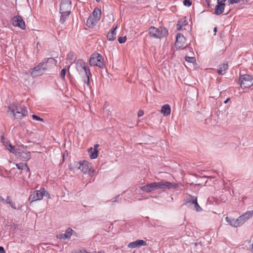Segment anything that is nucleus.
<instances>
[{"label":"nucleus","instance_id":"obj_18","mask_svg":"<svg viewBox=\"0 0 253 253\" xmlns=\"http://www.w3.org/2000/svg\"><path fill=\"white\" fill-rule=\"evenodd\" d=\"M74 231L71 228H68L64 234L57 235V238L63 240L69 239Z\"/></svg>","mask_w":253,"mask_h":253},{"label":"nucleus","instance_id":"obj_43","mask_svg":"<svg viewBox=\"0 0 253 253\" xmlns=\"http://www.w3.org/2000/svg\"><path fill=\"white\" fill-rule=\"evenodd\" d=\"M226 0H217V2H219V3H224V2Z\"/></svg>","mask_w":253,"mask_h":253},{"label":"nucleus","instance_id":"obj_23","mask_svg":"<svg viewBox=\"0 0 253 253\" xmlns=\"http://www.w3.org/2000/svg\"><path fill=\"white\" fill-rule=\"evenodd\" d=\"M117 28L116 26L115 28L112 29L107 34V39L109 41H113L116 39V30Z\"/></svg>","mask_w":253,"mask_h":253},{"label":"nucleus","instance_id":"obj_40","mask_svg":"<svg viewBox=\"0 0 253 253\" xmlns=\"http://www.w3.org/2000/svg\"><path fill=\"white\" fill-rule=\"evenodd\" d=\"M0 253H5V251L3 247L0 246Z\"/></svg>","mask_w":253,"mask_h":253},{"label":"nucleus","instance_id":"obj_5","mask_svg":"<svg viewBox=\"0 0 253 253\" xmlns=\"http://www.w3.org/2000/svg\"><path fill=\"white\" fill-rule=\"evenodd\" d=\"M148 31L151 37L157 39L163 38L168 34V30L166 28H161L159 29L154 26H151Z\"/></svg>","mask_w":253,"mask_h":253},{"label":"nucleus","instance_id":"obj_10","mask_svg":"<svg viewBox=\"0 0 253 253\" xmlns=\"http://www.w3.org/2000/svg\"><path fill=\"white\" fill-rule=\"evenodd\" d=\"M43 63H39L36 67L32 69L30 72L31 76L35 78L37 76L42 75L46 71V68L42 66Z\"/></svg>","mask_w":253,"mask_h":253},{"label":"nucleus","instance_id":"obj_29","mask_svg":"<svg viewBox=\"0 0 253 253\" xmlns=\"http://www.w3.org/2000/svg\"><path fill=\"white\" fill-rule=\"evenodd\" d=\"M188 23L186 20L182 21V20H179L177 24V29L178 30L185 29V26L187 25Z\"/></svg>","mask_w":253,"mask_h":253},{"label":"nucleus","instance_id":"obj_21","mask_svg":"<svg viewBox=\"0 0 253 253\" xmlns=\"http://www.w3.org/2000/svg\"><path fill=\"white\" fill-rule=\"evenodd\" d=\"M225 220L228 223V224L230 226H231L232 227H237L239 226V224L237 218L236 219H235L233 218L226 216L225 217Z\"/></svg>","mask_w":253,"mask_h":253},{"label":"nucleus","instance_id":"obj_33","mask_svg":"<svg viewBox=\"0 0 253 253\" xmlns=\"http://www.w3.org/2000/svg\"><path fill=\"white\" fill-rule=\"evenodd\" d=\"M126 37H120L118 39V41L120 43H125L126 42Z\"/></svg>","mask_w":253,"mask_h":253},{"label":"nucleus","instance_id":"obj_20","mask_svg":"<svg viewBox=\"0 0 253 253\" xmlns=\"http://www.w3.org/2000/svg\"><path fill=\"white\" fill-rule=\"evenodd\" d=\"M98 21V20H97L95 17L90 15L86 21V24L88 27L92 28L96 25Z\"/></svg>","mask_w":253,"mask_h":253},{"label":"nucleus","instance_id":"obj_6","mask_svg":"<svg viewBox=\"0 0 253 253\" xmlns=\"http://www.w3.org/2000/svg\"><path fill=\"white\" fill-rule=\"evenodd\" d=\"M103 57L98 53H93L89 59V65L91 66H97L103 68L105 66Z\"/></svg>","mask_w":253,"mask_h":253},{"label":"nucleus","instance_id":"obj_13","mask_svg":"<svg viewBox=\"0 0 253 253\" xmlns=\"http://www.w3.org/2000/svg\"><path fill=\"white\" fill-rule=\"evenodd\" d=\"M12 24L14 26H17L20 29H25V23L22 17L20 16H15L12 18Z\"/></svg>","mask_w":253,"mask_h":253},{"label":"nucleus","instance_id":"obj_24","mask_svg":"<svg viewBox=\"0 0 253 253\" xmlns=\"http://www.w3.org/2000/svg\"><path fill=\"white\" fill-rule=\"evenodd\" d=\"M16 166L19 169L26 170L29 173V176H30L31 173L30 172V168L28 167L27 163H20L16 164Z\"/></svg>","mask_w":253,"mask_h":253},{"label":"nucleus","instance_id":"obj_32","mask_svg":"<svg viewBox=\"0 0 253 253\" xmlns=\"http://www.w3.org/2000/svg\"><path fill=\"white\" fill-rule=\"evenodd\" d=\"M66 73V69L65 68H63L61 70V71L60 73V77L62 79H63V80L65 79V76Z\"/></svg>","mask_w":253,"mask_h":253},{"label":"nucleus","instance_id":"obj_1","mask_svg":"<svg viewBox=\"0 0 253 253\" xmlns=\"http://www.w3.org/2000/svg\"><path fill=\"white\" fill-rule=\"evenodd\" d=\"M177 185L169 181H161L158 182H152L144 186H141V190L147 193L151 192L157 189H166L176 188Z\"/></svg>","mask_w":253,"mask_h":253},{"label":"nucleus","instance_id":"obj_16","mask_svg":"<svg viewBox=\"0 0 253 253\" xmlns=\"http://www.w3.org/2000/svg\"><path fill=\"white\" fill-rule=\"evenodd\" d=\"M18 155H17V158L22 161H28L31 159V155L29 152L20 149Z\"/></svg>","mask_w":253,"mask_h":253},{"label":"nucleus","instance_id":"obj_30","mask_svg":"<svg viewBox=\"0 0 253 253\" xmlns=\"http://www.w3.org/2000/svg\"><path fill=\"white\" fill-rule=\"evenodd\" d=\"M5 203L9 204L13 209H16L15 204L14 203L9 196H7L6 200L4 201Z\"/></svg>","mask_w":253,"mask_h":253},{"label":"nucleus","instance_id":"obj_25","mask_svg":"<svg viewBox=\"0 0 253 253\" xmlns=\"http://www.w3.org/2000/svg\"><path fill=\"white\" fill-rule=\"evenodd\" d=\"M161 112L164 116H168L170 115L171 112V108L169 104L164 105L162 108Z\"/></svg>","mask_w":253,"mask_h":253},{"label":"nucleus","instance_id":"obj_22","mask_svg":"<svg viewBox=\"0 0 253 253\" xmlns=\"http://www.w3.org/2000/svg\"><path fill=\"white\" fill-rule=\"evenodd\" d=\"M227 69L228 64L224 63L218 66V68L217 69V73L218 74L221 75H224Z\"/></svg>","mask_w":253,"mask_h":253},{"label":"nucleus","instance_id":"obj_34","mask_svg":"<svg viewBox=\"0 0 253 253\" xmlns=\"http://www.w3.org/2000/svg\"><path fill=\"white\" fill-rule=\"evenodd\" d=\"M183 4L186 6L189 7L192 4V1L191 0H184Z\"/></svg>","mask_w":253,"mask_h":253},{"label":"nucleus","instance_id":"obj_2","mask_svg":"<svg viewBox=\"0 0 253 253\" xmlns=\"http://www.w3.org/2000/svg\"><path fill=\"white\" fill-rule=\"evenodd\" d=\"M8 114L12 115L16 119H22L28 114V111L24 106L10 104L7 111Z\"/></svg>","mask_w":253,"mask_h":253},{"label":"nucleus","instance_id":"obj_28","mask_svg":"<svg viewBox=\"0 0 253 253\" xmlns=\"http://www.w3.org/2000/svg\"><path fill=\"white\" fill-rule=\"evenodd\" d=\"M101 14V10L98 8H95L92 12L91 16H93L99 21L100 19Z\"/></svg>","mask_w":253,"mask_h":253},{"label":"nucleus","instance_id":"obj_11","mask_svg":"<svg viewBox=\"0 0 253 253\" xmlns=\"http://www.w3.org/2000/svg\"><path fill=\"white\" fill-rule=\"evenodd\" d=\"M42 66L46 68V71L51 68L52 67L56 66L57 61L53 58H46L42 60L40 63H43Z\"/></svg>","mask_w":253,"mask_h":253},{"label":"nucleus","instance_id":"obj_3","mask_svg":"<svg viewBox=\"0 0 253 253\" xmlns=\"http://www.w3.org/2000/svg\"><path fill=\"white\" fill-rule=\"evenodd\" d=\"M76 68L79 74L84 79V83L87 85L89 83V77L91 76L90 69L87 67V64L82 60H78L76 63Z\"/></svg>","mask_w":253,"mask_h":253},{"label":"nucleus","instance_id":"obj_9","mask_svg":"<svg viewBox=\"0 0 253 253\" xmlns=\"http://www.w3.org/2000/svg\"><path fill=\"white\" fill-rule=\"evenodd\" d=\"M77 167L84 173L88 172L90 175L94 172V170H91V164L86 161L79 162L77 164Z\"/></svg>","mask_w":253,"mask_h":253},{"label":"nucleus","instance_id":"obj_46","mask_svg":"<svg viewBox=\"0 0 253 253\" xmlns=\"http://www.w3.org/2000/svg\"><path fill=\"white\" fill-rule=\"evenodd\" d=\"M213 31H214V32L215 33H216V32H217V27H214V29H213ZM214 35H215V34H214Z\"/></svg>","mask_w":253,"mask_h":253},{"label":"nucleus","instance_id":"obj_49","mask_svg":"<svg viewBox=\"0 0 253 253\" xmlns=\"http://www.w3.org/2000/svg\"><path fill=\"white\" fill-rule=\"evenodd\" d=\"M96 1L98 2L100 1V0H96Z\"/></svg>","mask_w":253,"mask_h":253},{"label":"nucleus","instance_id":"obj_19","mask_svg":"<svg viewBox=\"0 0 253 253\" xmlns=\"http://www.w3.org/2000/svg\"><path fill=\"white\" fill-rule=\"evenodd\" d=\"M225 6V3H219V2H217V4L216 5L214 9V13L217 15L221 14L223 12Z\"/></svg>","mask_w":253,"mask_h":253},{"label":"nucleus","instance_id":"obj_14","mask_svg":"<svg viewBox=\"0 0 253 253\" xmlns=\"http://www.w3.org/2000/svg\"><path fill=\"white\" fill-rule=\"evenodd\" d=\"M186 204L188 206L190 204L194 205L197 211H200L202 210L197 202V198L195 196L189 195V198L187 199Z\"/></svg>","mask_w":253,"mask_h":253},{"label":"nucleus","instance_id":"obj_4","mask_svg":"<svg viewBox=\"0 0 253 253\" xmlns=\"http://www.w3.org/2000/svg\"><path fill=\"white\" fill-rule=\"evenodd\" d=\"M71 1L70 0H62L60 5V13L61 16V23L63 24L71 12Z\"/></svg>","mask_w":253,"mask_h":253},{"label":"nucleus","instance_id":"obj_37","mask_svg":"<svg viewBox=\"0 0 253 253\" xmlns=\"http://www.w3.org/2000/svg\"><path fill=\"white\" fill-rule=\"evenodd\" d=\"M119 197H120V195L116 196L114 198L112 199V202L113 203V202H118V199H119Z\"/></svg>","mask_w":253,"mask_h":253},{"label":"nucleus","instance_id":"obj_41","mask_svg":"<svg viewBox=\"0 0 253 253\" xmlns=\"http://www.w3.org/2000/svg\"><path fill=\"white\" fill-rule=\"evenodd\" d=\"M99 144H95L94 145V148H93V150H97V148L99 147Z\"/></svg>","mask_w":253,"mask_h":253},{"label":"nucleus","instance_id":"obj_45","mask_svg":"<svg viewBox=\"0 0 253 253\" xmlns=\"http://www.w3.org/2000/svg\"><path fill=\"white\" fill-rule=\"evenodd\" d=\"M229 100H230V98H228L227 99H226L224 101V103H225V104H226V103H227L228 102V101Z\"/></svg>","mask_w":253,"mask_h":253},{"label":"nucleus","instance_id":"obj_31","mask_svg":"<svg viewBox=\"0 0 253 253\" xmlns=\"http://www.w3.org/2000/svg\"><path fill=\"white\" fill-rule=\"evenodd\" d=\"M184 59L186 61L191 63H193L196 61V59L194 57H190V56H185L184 57Z\"/></svg>","mask_w":253,"mask_h":253},{"label":"nucleus","instance_id":"obj_47","mask_svg":"<svg viewBox=\"0 0 253 253\" xmlns=\"http://www.w3.org/2000/svg\"><path fill=\"white\" fill-rule=\"evenodd\" d=\"M207 3L209 4V3H210V0H206Z\"/></svg>","mask_w":253,"mask_h":253},{"label":"nucleus","instance_id":"obj_26","mask_svg":"<svg viewBox=\"0 0 253 253\" xmlns=\"http://www.w3.org/2000/svg\"><path fill=\"white\" fill-rule=\"evenodd\" d=\"M7 149L10 151V152L12 153L15 154L16 156L18 155L20 152L19 148H15V146H12L11 143H8V147H7Z\"/></svg>","mask_w":253,"mask_h":253},{"label":"nucleus","instance_id":"obj_36","mask_svg":"<svg viewBox=\"0 0 253 253\" xmlns=\"http://www.w3.org/2000/svg\"><path fill=\"white\" fill-rule=\"evenodd\" d=\"M240 1L241 0H228V3L229 4H233L239 3Z\"/></svg>","mask_w":253,"mask_h":253},{"label":"nucleus","instance_id":"obj_42","mask_svg":"<svg viewBox=\"0 0 253 253\" xmlns=\"http://www.w3.org/2000/svg\"><path fill=\"white\" fill-rule=\"evenodd\" d=\"M3 143L5 145V146L6 147V148H7V147H8V143H10L8 141H5V142L3 141Z\"/></svg>","mask_w":253,"mask_h":253},{"label":"nucleus","instance_id":"obj_27","mask_svg":"<svg viewBox=\"0 0 253 253\" xmlns=\"http://www.w3.org/2000/svg\"><path fill=\"white\" fill-rule=\"evenodd\" d=\"M88 152L89 153V157L91 159H94L97 157L98 155V150H94L92 147H90L88 149Z\"/></svg>","mask_w":253,"mask_h":253},{"label":"nucleus","instance_id":"obj_8","mask_svg":"<svg viewBox=\"0 0 253 253\" xmlns=\"http://www.w3.org/2000/svg\"><path fill=\"white\" fill-rule=\"evenodd\" d=\"M45 192L46 191L43 188H41L39 190L34 191L30 195L29 198L30 204L33 202L42 200L43 196L45 195Z\"/></svg>","mask_w":253,"mask_h":253},{"label":"nucleus","instance_id":"obj_35","mask_svg":"<svg viewBox=\"0 0 253 253\" xmlns=\"http://www.w3.org/2000/svg\"><path fill=\"white\" fill-rule=\"evenodd\" d=\"M32 117L33 120L43 122V120L42 118L36 115H32Z\"/></svg>","mask_w":253,"mask_h":253},{"label":"nucleus","instance_id":"obj_7","mask_svg":"<svg viewBox=\"0 0 253 253\" xmlns=\"http://www.w3.org/2000/svg\"><path fill=\"white\" fill-rule=\"evenodd\" d=\"M239 83L242 88L250 87L253 85V76L248 74L240 75Z\"/></svg>","mask_w":253,"mask_h":253},{"label":"nucleus","instance_id":"obj_38","mask_svg":"<svg viewBox=\"0 0 253 253\" xmlns=\"http://www.w3.org/2000/svg\"><path fill=\"white\" fill-rule=\"evenodd\" d=\"M72 253H83V251L80 250H74Z\"/></svg>","mask_w":253,"mask_h":253},{"label":"nucleus","instance_id":"obj_15","mask_svg":"<svg viewBox=\"0 0 253 253\" xmlns=\"http://www.w3.org/2000/svg\"><path fill=\"white\" fill-rule=\"evenodd\" d=\"M185 41V38L181 34H177L176 37L175 46L176 48H180L184 45Z\"/></svg>","mask_w":253,"mask_h":253},{"label":"nucleus","instance_id":"obj_39","mask_svg":"<svg viewBox=\"0 0 253 253\" xmlns=\"http://www.w3.org/2000/svg\"><path fill=\"white\" fill-rule=\"evenodd\" d=\"M143 115V112L141 110H139L137 114L138 116L139 117L142 116Z\"/></svg>","mask_w":253,"mask_h":253},{"label":"nucleus","instance_id":"obj_12","mask_svg":"<svg viewBox=\"0 0 253 253\" xmlns=\"http://www.w3.org/2000/svg\"><path fill=\"white\" fill-rule=\"evenodd\" d=\"M253 216V211H247L237 218L239 226Z\"/></svg>","mask_w":253,"mask_h":253},{"label":"nucleus","instance_id":"obj_48","mask_svg":"<svg viewBox=\"0 0 253 253\" xmlns=\"http://www.w3.org/2000/svg\"><path fill=\"white\" fill-rule=\"evenodd\" d=\"M97 253H104V252L102 251H99L97 252Z\"/></svg>","mask_w":253,"mask_h":253},{"label":"nucleus","instance_id":"obj_44","mask_svg":"<svg viewBox=\"0 0 253 253\" xmlns=\"http://www.w3.org/2000/svg\"><path fill=\"white\" fill-rule=\"evenodd\" d=\"M4 199L1 196H0V202H4Z\"/></svg>","mask_w":253,"mask_h":253},{"label":"nucleus","instance_id":"obj_17","mask_svg":"<svg viewBox=\"0 0 253 253\" xmlns=\"http://www.w3.org/2000/svg\"><path fill=\"white\" fill-rule=\"evenodd\" d=\"M147 245V243L145 241L143 240H137L134 242H130L128 245V247L130 249H133L141 246H145Z\"/></svg>","mask_w":253,"mask_h":253}]
</instances>
